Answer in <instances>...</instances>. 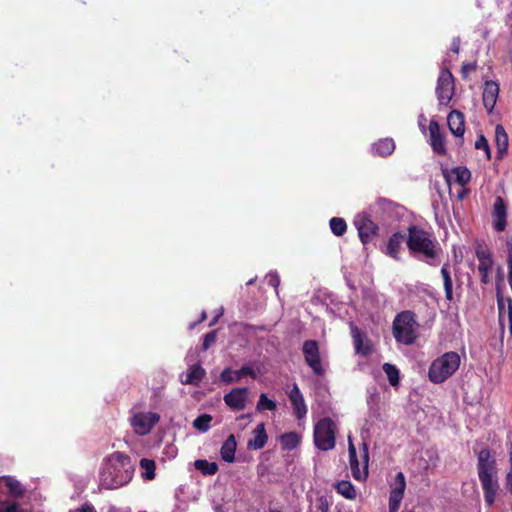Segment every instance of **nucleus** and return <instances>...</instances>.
Instances as JSON below:
<instances>
[{"mask_svg":"<svg viewBox=\"0 0 512 512\" xmlns=\"http://www.w3.org/2000/svg\"><path fill=\"white\" fill-rule=\"evenodd\" d=\"M134 466L131 458L121 452L106 457L99 471V484L104 489H117L133 477Z\"/></svg>","mask_w":512,"mask_h":512,"instance_id":"f257e3e1","label":"nucleus"},{"mask_svg":"<svg viewBox=\"0 0 512 512\" xmlns=\"http://www.w3.org/2000/svg\"><path fill=\"white\" fill-rule=\"evenodd\" d=\"M477 456V473L484 494V501L487 507L495 504L499 483L497 477V462L495 452L488 448L479 451L473 449Z\"/></svg>","mask_w":512,"mask_h":512,"instance_id":"f03ea898","label":"nucleus"},{"mask_svg":"<svg viewBox=\"0 0 512 512\" xmlns=\"http://www.w3.org/2000/svg\"><path fill=\"white\" fill-rule=\"evenodd\" d=\"M406 244L410 254L417 260L431 266L439 263V244L431 234L419 226L412 225L408 228Z\"/></svg>","mask_w":512,"mask_h":512,"instance_id":"7ed1b4c3","label":"nucleus"},{"mask_svg":"<svg viewBox=\"0 0 512 512\" xmlns=\"http://www.w3.org/2000/svg\"><path fill=\"white\" fill-rule=\"evenodd\" d=\"M368 210L374 220L387 227L399 221L405 214L404 206L384 197H378Z\"/></svg>","mask_w":512,"mask_h":512,"instance_id":"20e7f679","label":"nucleus"},{"mask_svg":"<svg viewBox=\"0 0 512 512\" xmlns=\"http://www.w3.org/2000/svg\"><path fill=\"white\" fill-rule=\"evenodd\" d=\"M459 366V354L453 351L446 352L431 363L428 378L432 383H443L458 370Z\"/></svg>","mask_w":512,"mask_h":512,"instance_id":"39448f33","label":"nucleus"},{"mask_svg":"<svg viewBox=\"0 0 512 512\" xmlns=\"http://www.w3.org/2000/svg\"><path fill=\"white\" fill-rule=\"evenodd\" d=\"M418 326L412 311H402L393 321V336L398 343L412 345L417 338Z\"/></svg>","mask_w":512,"mask_h":512,"instance_id":"423d86ee","label":"nucleus"},{"mask_svg":"<svg viewBox=\"0 0 512 512\" xmlns=\"http://www.w3.org/2000/svg\"><path fill=\"white\" fill-rule=\"evenodd\" d=\"M334 423L328 418L320 419L314 426V443L315 446L322 450L328 451L335 446Z\"/></svg>","mask_w":512,"mask_h":512,"instance_id":"0eeeda50","label":"nucleus"},{"mask_svg":"<svg viewBox=\"0 0 512 512\" xmlns=\"http://www.w3.org/2000/svg\"><path fill=\"white\" fill-rule=\"evenodd\" d=\"M455 79L448 68H442L436 85V96L439 101V105L447 106L455 92Z\"/></svg>","mask_w":512,"mask_h":512,"instance_id":"6e6552de","label":"nucleus"},{"mask_svg":"<svg viewBox=\"0 0 512 512\" xmlns=\"http://www.w3.org/2000/svg\"><path fill=\"white\" fill-rule=\"evenodd\" d=\"M375 221L369 210L368 212L359 213L355 217L354 225L362 244H368L372 238L377 235L379 226Z\"/></svg>","mask_w":512,"mask_h":512,"instance_id":"1a4fd4ad","label":"nucleus"},{"mask_svg":"<svg viewBox=\"0 0 512 512\" xmlns=\"http://www.w3.org/2000/svg\"><path fill=\"white\" fill-rule=\"evenodd\" d=\"M348 453H349L350 469H351L353 478L358 481L365 480L368 476V461H369V452H368L367 443L363 442V444H362V458L364 461L363 471H361L359 468V461H358V457H357L356 448H355L354 444L352 443L351 439H349Z\"/></svg>","mask_w":512,"mask_h":512,"instance_id":"9d476101","label":"nucleus"},{"mask_svg":"<svg viewBox=\"0 0 512 512\" xmlns=\"http://www.w3.org/2000/svg\"><path fill=\"white\" fill-rule=\"evenodd\" d=\"M303 355L306 364L312 369L313 373L317 376L324 374L322 367L319 344L316 340H306L302 347Z\"/></svg>","mask_w":512,"mask_h":512,"instance_id":"9b49d317","label":"nucleus"},{"mask_svg":"<svg viewBox=\"0 0 512 512\" xmlns=\"http://www.w3.org/2000/svg\"><path fill=\"white\" fill-rule=\"evenodd\" d=\"M160 416L155 412L138 413L131 419V425L139 435L148 434L159 422Z\"/></svg>","mask_w":512,"mask_h":512,"instance_id":"f8f14e48","label":"nucleus"},{"mask_svg":"<svg viewBox=\"0 0 512 512\" xmlns=\"http://www.w3.org/2000/svg\"><path fill=\"white\" fill-rule=\"evenodd\" d=\"M245 376H249L253 379L257 378V374L251 364L243 365L238 370H232V368L226 367L220 373L219 380L224 384H233L238 383Z\"/></svg>","mask_w":512,"mask_h":512,"instance_id":"ddd939ff","label":"nucleus"},{"mask_svg":"<svg viewBox=\"0 0 512 512\" xmlns=\"http://www.w3.org/2000/svg\"><path fill=\"white\" fill-rule=\"evenodd\" d=\"M249 389L247 387L233 388L223 397L225 404L233 411H241L246 407Z\"/></svg>","mask_w":512,"mask_h":512,"instance_id":"4468645a","label":"nucleus"},{"mask_svg":"<svg viewBox=\"0 0 512 512\" xmlns=\"http://www.w3.org/2000/svg\"><path fill=\"white\" fill-rule=\"evenodd\" d=\"M406 481L404 474L398 472L395 476V486L389 495V512H397L404 496Z\"/></svg>","mask_w":512,"mask_h":512,"instance_id":"2eb2a0df","label":"nucleus"},{"mask_svg":"<svg viewBox=\"0 0 512 512\" xmlns=\"http://www.w3.org/2000/svg\"><path fill=\"white\" fill-rule=\"evenodd\" d=\"M492 217L493 228L498 232L504 231L507 225V205L505 201L499 196L496 197L493 204Z\"/></svg>","mask_w":512,"mask_h":512,"instance_id":"dca6fc26","label":"nucleus"},{"mask_svg":"<svg viewBox=\"0 0 512 512\" xmlns=\"http://www.w3.org/2000/svg\"><path fill=\"white\" fill-rule=\"evenodd\" d=\"M288 397L292 404L296 418L303 419L307 414V406L305 404L304 397L296 383L293 384Z\"/></svg>","mask_w":512,"mask_h":512,"instance_id":"f3484780","label":"nucleus"},{"mask_svg":"<svg viewBox=\"0 0 512 512\" xmlns=\"http://www.w3.org/2000/svg\"><path fill=\"white\" fill-rule=\"evenodd\" d=\"M430 145L434 153L439 155L446 154L445 139L440 132L438 122L431 120L429 124Z\"/></svg>","mask_w":512,"mask_h":512,"instance_id":"a211bd4d","label":"nucleus"},{"mask_svg":"<svg viewBox=\"0 0 512 512\" xmlns=\"http://www.w3.org/2000/svg\"><path fill=\"white\" fill-rule=\"evenodd\" d=\"M499 85L490 80L485 82L484 90H483V105L486 108L488 114L493 112L496 101L499 95Z\"/></svg>","mask_w":512,"mask_h":512,"instance_id":"6ab92c4d","label":"nucleus"},{"mask_svg":"<svg viewBox=\"0 0 512 512\" xmlns=\"http://www.w3.org/2000/svg\"><path fill=\"white\" fill-rule=\"evenodd\" d=\"M447 123L450 132L455 137L462 138L465 133L464 114L458 110H453L448 114Z\"/></svg>","mask_w":512,"mask_h":512,"instance_id":"aec40b11","label":"nucleus"},{"mask_svg":"<svg viewBox=\"0 0 512 512\" xmlns=\"http://www.w3.org/2000/svg\"><path fill=\"white\" fill-rule=\"evenodd\" d=\"M405 235L401 232L393 233L388 239L387 245L385 247V254L389 257L398 260L399 252L402 246V243L405 241Z\"/></svg>","mask_w":512,"mask_h":512,"instance_id":"412c9836","label":"nucleus"},{"mask_svg":"<svg viewBox=\"0 0 512 512\" xmlns=\"http://www.w3.org/2000/svg\"><path fill=\"white\" fill-rule=\"evenodd\" d=\"M252 433H253L254 437H253V439H250L248 441L247 447L249 449H254V450L262 449L266 445L267 440H268V435H267L266 430H265V424L264 423H259L254 428Z\"/></svg>","mask_w":512,"mask_h":512,"instance_id":"4be33fe9","label":"nucleus"},{"mask_svg":"<svg viewBox=\"0 0 512 512\" xmlns=\"http://www.w3.org/2000/svg\"><path fill=\"white\" fill-rule=\"evenodd\" d=\"M395 150V143L392 138H384L371 145V152L373 155L386 157L393 153Z\"/></svg>","mask_w":512,"mask_h":512,"instance_id":"5701e85b","label":"nucleus"},{"mask_svg":"<svg viewBox=\"0 0 512 512\" xmlns=\"http://www.w3.org/2000/svg\"><path fill=\"white\" fill-rule=\"evenodd\" d=\"M206 371L199 364H192L189 366L185 380H182L183 384L198 386L202 379L205 377Z\"/></svg>","mask_w":512,"mask_h":512,"instance_id":"b1692460","label":"nucleus"},{"mask_svg":"<svg viewBox=\"0 0 512 512\" xmlns=\"http://www.w3.org/2000/svg\"><path fill=\"white\" fill-rule=\"evenodd\" d=\"M237 448L236 438L233 434H230L227 439L223 442L220 449V456L223 461L232 463L235 460V452Z\"/></svg>","mask_w":512,"mask_h":512,"instance_id":"393cba45","label":"nucleus"},{"mask_svg":"<svg viewBox=\"0 0 512 512\" xmlns=\"http://www.w3.org/2000/svg\"><path fill=\"white\" fill-rule=\"evenodd\" d=\"M495 143L498 157L501 158L508 150V135L501 124L495 127Z\"/></svg>","mask_w":512,"mask_h":512,"instance_id":"a878e982","label":"nucleus"},{"mask_svg":"<svg viewBox=\"0 0 512 512\" xmlns=\"http://www.w3.org/2000/svg\"><path fill=\"white\" fill-rule=\"evenodd\" d=\"M441 276L443 278V285L445 291V298L448 301L453 300V284L450 274V266L448 263H445L441 268Z\"/></svg>","mask_w":512,"mask_h":512,"instance_id":"bb28decb","label":"nucleus"},{"mask_svg":"<svg viewBox=\"0 0 512 512\" xmlns=\"http://www.w3.org/2000/svg\"><path fill=\"white\" fill-rule=\"evenodd\" d=\"M194 467L205 476H212L218 471V464L216 462H209L206 459L196 460Z\"/></svg>","mask_w":512,"mask_h":512,"instance_id":"cd10ccee","label":"nucleus"},{"mask_svg":"<svg viewBox=\"0 0 512 512\" xmlns=\"http://www.w3.org/2000/svg\"><path fill=\"white\" fill-rule=\"evenodd\" d=\"M300 443V436L296 432H287L280 436V444L285 450H293Z\"/></svg>","mask_w":512,"mask_h":512,"instance_id":"c85d7f7f","label":"nucleus"},{"mask_svg":"<svg viewBox=\"0 0 512 512\" xmlns=\"http://www.w3.org/2000/svg\"><path fill=\"white\" fill-rule=\"evenodd\" d=\"M335 489L338 494L342 495L346 499L352 500L356 497L355 488L350 481H339L336 484Z\"/></svg>","mask_w":512,"mask_h":512,"instance_id":"c756f323","label":"nucleus"},{"mask_svg":"<svg viewBox=\"0 0 512 512\" xmlns=\"http://www.w3.org/2000/svg\"><path fill=\"white\" fill-rule=\"evenodd\" d=\"M381 419L379 405L368 406V412L365 419L363 430L369 432L375 421Z\"/></svg>","mask_w":512,"mask_h":512,"instance_id":"7c9ffc66","label":"nucleus"},{"mask_svg":"<svg viewBox=\"0 0 512 512\" xmlns=\"http://www.w3.org/2000/svg\"><path fill=\"white\" fill-rule=\"evenodd\" d=\"M212 416L207 413L200 414L193 421V427L201 433H205L210 429Z\"/></svg>","mask_w":512,"mask_h":512,"instance_id":"2f4dec72","label":"nucleus"},{"mask_svg":"<svg viewBox=\"0 0 512 512\" xmlns=\"http://www.w3.org/2000/svg\"><path fill=\"white\" fill-rule=\"evenodd\" d=\"M351 334L353 337L356 353H361L363 355H367L369 353V349L363 348V335L360 332V330L353 324H351Z\"/></svg>","mask_w":512,"mask_h":512,"instance_id":"473e14b6","label":"nucleus"},{"mask_svg":"<svg viewBox=\"0 0 512 512\" xmlns=\"http://www.w3.org/2000/svg\"><path fill=\"white\" fill-rule=\"evenodd\" d=\"M6 486L9 489L11 495L15 497H22L24 494V489L22 488L21 483L11 476H6L3 478Z\"/></svg>","mask_w":512,"mask_h":512,"instance_id":"72a5a7b5","label":"nucleus"},{"mask_svg":"<svg viewBox=\"0 0 512 512\" xmlns=\"http://www.w3.org/2000/svg\"><path fill=\"white\" fill-rule=\"evenodd\" d=\"M140 467L144 470L142 476L145 480H152L155 478L156 465L154 460L142 458L140 460Z\"/></svg>","mask_w":512,"mask_h":512,"instance_id":"f704fd0d","label":"nucleus"},{"mask_svg":"<svg viewBox=\"0 0 512 512\" xmlns=\"http://www.w3.org/2000/svg\"><path fill=\"white\" fill-rule=\"evenodd\" d=\"M383 371L385 372V374L388 378V381L392 386H396L399 384L400 373H399L398 368L395 365L390 364V363H385L383 365Z\"/></svg>","mask_w":512,"mask_h":512,"instance_id":"c9c22d12","label":"nucleus"},{"mask_svg":"<svg viewBox=\"0 0 512 512\" xmlns=\"http://www.w3.org/2000/svg\"><path fill=\"white\" fill-rule=\"evenodd\" d=\"M330 229L335 236H342L347 230V224L343 218L332 217L329 221Z\"/></svg>","mask_w":512,"mask_h":512,"instance_id":"e433bc0d","label":"nucleus"},{"mask_svg":"<svg viewBox=\"0 0 512 512\" xmlns=\"http://www.w3.org/2000/svg\"><path fill=\"white\" fill-rule=\"evenodd\" d=\"M277 408V404L274 400L268 398L266 393H261L257 402L256 409L258 411L268 410L274 411Z\"/></svg>","mask_w":512,"mask_h":512,"instance_id":"4c0bfd02","label":"nucleus"},{"mask_svg":"<svg viewBox=\"0 0 512 512\" xmlns=\"http://www.w3.org/2000/svg\"><path fill=\"white\" fill-rule=\"evenodd\" d=\"M497 304H498V309H499V325L502 330V334H504L505 329L508 326V322L506 320L507 319V309L505 308V305H504L503 296H500L499 292H498Z\"/></svg>","mask_w":512,"mask_h":512,"instance_id":"58836bf2","label":"nucleus"},{"mask_svg":"<svg viewBox=\"0 0 512 512\" xmlns=\"http://www.w3.org/2000/svg\"><path fill=\"white\" fill-rule=\"evenodd\" d=\"M452 171L456 176L457 183L461 186L467 184L471 179V172L466 167L458 166L453 168Z\"/></svg>","mask_w":512,"mask_h":512,"instance_id":"ea45409f","label":"nucleus"},{"mask_svg":"<svg viewBox=\"0 0 512 512\" xmlns=\"http://www.w3.org/2000/svg\"><path fill=\"white\" fill-rule=\"evenodd\" d=\"M476 149H483L485 151L487 159L491 158V149L488 144L486 137L483 134H479L474 144Z\"/></svg>","mask_w":512,"mask_h":512,"instance_id":"a19ab883","label":"nucleus"},{"mask_svg":"<svg viewBox=\"0 0 512 512\" xmlns=\"http://www.w3.org/2000/svg\"><path fill=\"white\" fill-rule=\"evenodd\" d=\"M379 392L375 386L367 388V406L379 405Z\"/></svg>","mask_w":512,"mask_h":512,"instance_id":"79ce46f5","label":"nucleus"},{"mask_svg":"<svg viewBox=\"0 0 512 512\" xmlns=\"http://www.w3.org/2000/svg\"><path fill=\"white\" fill-rule=\"evenodd\" d=\"M0 512H23V510L21 509L20 505L16 502L2 500L0 505Z\"/></svg>","mask_w":512,"mask_h":512,"instance_id":"37998d69","label":"nucleus"},{"mask_svg":"<svg viewBox=\"0 0 512 512\" xmlns=\"http://www.w3.org/2000/svg\"><path fill=\"white\" fill-rule=\"evenodd\" d=\"M217 332L216 330L210 331L203 336L202 350L206 351L212 344L216 342Z\"/></svg>","mask_w":512,"mask_h":512,"instance_id":"c03bdc74","label":"nucleus"},{"mask_svg":"<svg viewBox=\"0 0 512 512\" xmlns=\"http://www.w3.org/2000/svg\"><path fill=\"white\" fill-rule=\"evenodd\" d=\"M475 254L478 261L486 260L492 258L489 249L486 246L479 245L475 249Z\"/></svg>","mask_w":512,"mask_h":512,"instance_id":"a18cd8bd","label":"nucleus"},{"mask_svg":"<svg viewBox=\"0 0 512 512\" xmlns=\"http://www.w3.org/2000/svg\"><path fill=\"white\" fill-rule=\"evenodd\" d=\"M266 280L268 285L274 287L275 289H277L280 285V277L276 271L269 272L266 275ZM276 293L278 294V290H276Z\"/></svg>","mask_w":512,"mask_h":512,"instance_id":"49530a36","label":"nucleus"},{"mask_svg":"<svg viewBox=\"0 0 512 512\" xmlns=\"http://www.w3.org/2000/svg\"><path fill=\"white\" fill-rule=\"evenodd\" d=\"M476 68H477L476 62L463 63L462 68H461V73H462L463 78H467L468 73L475 71Z\"/></svg>","mask_w":512,"mask_h":512,"instance_id":"de8ad7c7","label":"nucleus"},{"mask_svg":"<svg viewBox=\"0 0 512 512\" xmlns=\"http://www.w3.org/2000/svg\"><path fill=\"white\" fill-rule=\"evenodd\" d=\"M316 506H317V509L320 510L321 512H328L330 504H329L328 499L325 496H320L317 499Z\"/></svg>","mask_w":512,"mask_h":512,"instance_id":"09e8293b","label":"nucleus"},{"mask_svg":"<svg viewBox=\"0 0 512 512\" xmlns=\"http://www.w3.org/2000/svg\"><path fill=\"white\" fill-rule=\"evenodd\" d=\"M503 282H504L503 271H502V268L499 267L497 269V275H496V297L497 298H498V291L500 293V296H502L501 285H503Z\"/></svg>","mask_w":512,"mask_h":512,"instance_id":"8fccbe9b","label":"nucleus"},{"mask_svg":"<svg viewBox=\"0 0 512 512\" xmlns=\"http://www.w3.org/2000/svg\"><path fill=\"white\" fill-rule=\"evenodd\" d=\"M492 265H493L492 258L479 261L478 271L479 272H490Z\"/></svg>","mask_w":512,"mask_h":512,"instance_id":"3c124183","label":"nucleus"},{"mask_svg":"<svg viewBox=\"0 0 512 512\" xmlns=\"http://www.w3.org/2000/svg\"><path fill=\"white\" fill-rule=\"evenodd\" d=\"M506 320L508 322L507 329H508L509 336L512 337V302L510 299L508 300L507 319Z\"/></svg>","mask_w":512,"mask_h":512,"instance_id":"603ef678","label":"nucleus"},{"mask_svg":"<svg viewBox=\"0 0 512 512\" xmlns=\"http://www.w3.org/2000/svg\"><path fill=\"white\" fill-rule=\"evenodd\" d=\"M70 512H96L95 508L90 503H84L81 508L72 510Z\"/></svg>","mask_w":512,"mask_h":512,"instance_id":"864d4df0","label":"nucleus"},{"mask_svg":"<svg viewBox=\"0 0 512 512\" xmlns=\"http://www.w3.org/2000/svg\"><path fill=\"white\" fill-rule=\"evenodd\" d=\"M506 488L512 494V466H510V470L506 475Z\"/></svg>","mask_w":512,"mask_h":512,"instance_id":"5fc2aeb1","label":"nucleus"},{"mask_svg":"<svg viewBox=\"0 0 512 512\" xmlns=\"http://www.w3.org/2000/svg\"><path fill=\"white\" fill-rule=\"evenodd\" d=\"M459 49H460V38L454 37L452 39V43H451V50L457 54V53H459Z\"/></svg>","mask_w":512,"mask_h":512,"instance_id":"6e6d98bb","label":"nucleus"},{"mask_svg":"<svg viewBox=\"0 0 512 512\" xmlns=\"http://www.w3.org/2000/svg\"><path fill=\"white\" fill-rule=\"evenodd\" d=\"M481 277L482 284H488L490 282L489 273L490 272H479Z\"/></svg>","mask_w":512,"mask_h":512,"instance_id":"4d7b16f0","label":"nucleus"},{"mask_svg":"<svg viewBox=\"0 0 512 512\" xmlns=\"http://www.w3.org/2000/svg\"><path fill=\"white\" fill-rule=\"evenodd\" d=\"M466 195H467V190L466 189H461V190L458 191L456 197H457L458 200H462V199H464L466 197Z\"/></svg>","mask_w":512,"mask_h":512,"instance_id":"13d9d810","label":"nucleus"},{"mask_svg":"<svg viewBox=\"0 0 512 512\" xmlns=\"http://www.w3.org/2000/svg\"><path fill=\"white\" fill-rule=\"evenodd\" d=\"M425 121H426V118L424 117V115L420 114V116H419V126L421 127L422 131H425V126L423 125Z\"/></svg>","mask_w":512,"mask_h":512,"instance_id":"bf43d9fd","label":"nucleus"},{"mask_svg":"<svg viewBox=\"0 0 512 512\" xmlns=\"http://www.w3.org/2000/svg\"><path fill=\"white\" fill-rule=\"evenodd\" d=\"M472 490H473V493L476 495L477 500L479 501V492H478L476 483H473Z\"/></svg>","mask_w":512,"mask_h":512,"instance_id":"052dcab7","label":"nucleus"},{"mask_svg":"<svg viewBox=\"0 0 512 512\" xmlns=\"http://www.w3.org/2000/svg\"><path fill=\"white\" fill-rule=\"evenodd\" d=\"M509 462H510V466H512V445L509 450Z\"/></svg>","mask_w":512,"mask_h":512,"instance_id":"680f3d73","label":"nucleus"},{"mask_svg":"<svg viewBox=\"0 0 512 512\" xmlns=\"http://www.w3.org/2000/svg\"><path fill=\"white\" fill-rule=\"evenodd\" d=\"M206 318V313L202 312L200 321L204 320Z\"/></svg>","mask_w":512,"mask_h":512,"instance_id":"e2e57ef3","label":"nucleus"},{"mask_svg":"<svg viewBox=\"0 0 512 512\" xmlns=\"http://www.w3.org/2000/svg\"><path fill=\"white\" fill-rule=\"evenodd\" d=\"M255 279H250L248 282H247V285H252L254 283Z\"/></svg>","mask_w":512,"mask_h":512,"instance_id":"0e129e2a","label":"nucleus"},{"mask_svg":"<svg viewBox=\"0 0 512 512\" xmlns=\"http://www.w3.org/2000/svg\"><path fill=\"white\" fill-rule=\"evenodd\" d=\"M195 325H196V323H195V322H193V323H191V324L189 325V328H190V329H193V328L195 327Z\"/></svg>","mask_w":512,"mask_h":512,"instance_id":"69168bd1","label":"nucleus"},{"mask_svg":"<svg viewBox=\"0 0 512 512\" xmlns=\"http://www.w3.org/2000/svg\"><path fill=\"white\" fill-rule=\"evenodd\" d=\"M216 321H217V318H215L209 325L210 326L214 325Z\"/></svg>","mask_w":512,"mask_h":512,"instance_id":"338daca9","label":"nucleus"},{"mask_svg":"<svg viewBox=\"0 0 512 512\" xmlns=\"http://www.w3.org/2000/svg\"><path fill=\"white\" fill-rule=\"evenodd\" d=\"M270 512H281L280 510H271Z\"/></svg>","mask_w":512,"mask_h":512,"instance_id":"774afa93","label":"nucleus"}]
</instances>
